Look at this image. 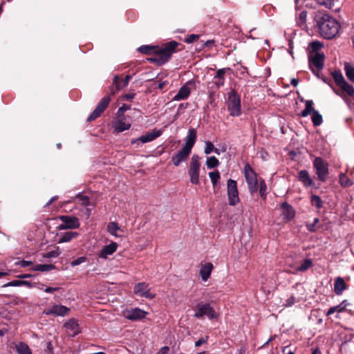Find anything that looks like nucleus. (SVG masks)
Wrapping results in <instances>:
<instances>
[{"instance_id": "nucleus-1", "label": "nucleus", "mask_w": 354, "mask_h": 354, "mask_svg": "<svg viewBox=\"0 0 354 354\" xmlns=\"http://www.w3.org/2000/svg\"><path fill=\"white\" fill-rule=\"evenodd\" d=\"M317 24L319 34L326 39H332L339 30V24L334 18L326 14L317 15Z\"/></svg>"}, {"instance_id": "nucleus-2", "label": "nucleus", "mask_w": 354, "mask_h": 354, "mask_svg": "<svg viewBox=\"0 0 354 354\" xmlns=\"http://www.w3.org/2000/svg\"><path fill=\"white\" fill-rule=\"evenodd\" d=\"M243 174L248 185L249 192L251 195H253L258 190L259 178H258L257 173L248 164L245 165L243 169Z\"/></svg>"}, {"instance_id": "nucleus-3", "label": "nucleus", "mask_w": 354, "mask_h": 354, "mask_svg": "<svg viewBox=\"0 0 354 354\" xmlns=\"http://www.w3.org/2000/svg\"><path fill=\"white\" fill-rule=\"evenodd\" d=\"M207 316L209 319L217 318L218 315L214 308L208 303H199L196 306L194 317L198 319Z\"/></svg>"}, {"instance_id": "nucleus-4", "label": "nucleus", "mask_w": 354, "mask_h": 354, "mask_svg": "<svg viewBox=\"0 0 354 354\" xmlns=\"http://www.w3.org/2000/svg\"><path fill=\"white\" fill-rule=\"evenodd\" d=\"M227 105L230 115L236 117L241 115V100L234 91H231L228 94Z\"/></svg>"}, {"instance_id": "nucleus-5", "label": "nucleus", "mask_w": 354, "mask_h": 354, "mask_svg": "<svg viewBox=\"0 0 354 354\" xmlns=\"http://www.w3.org/2000/svg\"><path fill=\"white\" fill-rule=\"evenodd\" d=\"M201 163L199 162V157L197 155H193L190 162L189 169L188 171L190 177V182L193 185H198L199 183V174H200Z\"/></svg>"}, {"instance_id": "nucleus-6", "label": "nucleus", "mask_w": 354, "mask_h": 354, "mask_svg": "<svg viewBox=\"0 0 354 354\" xmlns=\"http://www.w3.org/2000/svg\"><path fill=\"white\" fill-rule=\"evenodd\" d=\"M227 192L229 205L231 206L236 205L240 202V199L236 180L232 179L227 180Z\"/></svg>"}, {"instance_id": "nucleus-7", "label": "nucleus", "mask_w": 354, "mask_h": 354, "mask_svg": "<svg viewBox=\"0 0 354 354\" xmlns=\"http://www.w3.org/2000/svg\"><path fill=\"white\" fill-rule=\"evenodd\" d=\"M196 82L194 80H190L185 82L179 89L178 92L173 97L174 101H180L187 100L192 90L196 88Z\"/></svg>"}, {"instance_id": "nucleus-8", "label": "nucleus", "mask_w": 354, "mask_h": 354, "mask_svg": "<svg viewBox=\"0 0 354 354\" xmlns=\"http://www.w3.org/2000/svg\"><path fill=\"white\" fill-rule=\"evenodd\" d=\"M309 66L313 73H318L324 66V55L319 53L309 55Z\"/></svg>"}, {"instance_id": "nucleus-9", "label": "nucleus", "mask_w": 354, "mask_h": 354, "mask_svg": "<svg viewBox=\"0 0 354 354\" xmlns=\"http://www.w3.org/2000/svg\"><path fill=\"white\" fill-rule=\"evenodd\" d=\"M313 166L316 170L318 179L321 181H325L328 174V164L322 158L317 157L313 161Z\"/></svg>"}, {"instance_id": "nucleus-10", "label": "nucleus", "mask_w": 354, "mask_h": 354, "mask_svg": "<svg viewBox=\"0 0 354 354\" xmlns=\"http://www.w3.org/2000/svg\"><path fill=\"white\" fill-rule=\"evenodd\" d=\"M178 44L176 41H171L165 44L158 50L161 63H165L169 60Z\"/></svg>"}, {"instance_id": "nucleus-11", "label": "nucleus", "mask_w": 354, "mask_h": 354, "mask_svg": "<svg viewBox=\"0 0 354 354\" xmlns=\"http://www.w3.org/2000/svg\"><path fill=\"white\" fill-rule=\"evenodd\" d=\"M70 308L65 306L61 304H54L44 310V314L46 315H53L55 317H64L68 314Z\"/></svg>"}, {"instance_id": "nucleus-12", "label": "nucleus", "mask_w": 354, "mask_h": 354, "mask_svg": "<svg viewBox=\"0 0 354 354\" xmlns=\"http://www.w3.org/2000/svg\"><path fill=\"white\" fill-rule=\"evenodd\" d=\"M111 101L110 96L107 95L104 97L97 107L95 109V110L92 112V113L88 117L87 120L88 121H92L98 118L102 112L105 110V109L107 107L108 104H109Z\"/></svg>"}, {"instance_id": "nucleus-13", "label": "nucleus", "mask_w": 354, "mask_h": 354, "mask_svg": "<svg viewBox=\"0 0 354 354\" xmlns=\"http://www.w3.org/2000/svg\"><path fill=\"white\" fill-rule=\"evenodd\" d=\"M60 221L63 224L60 225V230L65 229H77L80 227V222L77 217L71 216H59Z\"/></svg>"}, {"instance_id": "nucleus-14", "label": "nucleus", "mask_w": 354, "mask_h": 354, "mask_svg": "<svg viewBox=\"0 0 354 354\" xmlns=\"http://www.w3.org/2000/svg\"><path fill=\"white\" fill-rule=\"evenodd\" d=\"M147 315V312L141 310L138 308L128 309L123 312L124 317L132 321L142 319L145 318Z\"/></svg>"}, {"instance_id": "nucleus-15", "label": "nucleus", "mask_w": 354, "mask_h": 354, "mask_svg": "<svg viewBox=\"0 0 354 354\" xmlns=\"http://www.w3.org/2000/svg\"><path fill=\"white\" fill-rule=\"evenodd\" d=\"M134 293L138 296L148 299H153L155 297V294L150 292L149 284L145 282L138 283L135 286Z\"/></svg>"}, {"instance_id": "nucleus-16", "label": "nucleus", "mask_w": 354, "mask_h": 354, "mask_svg": "<svg viewBox=\"0 0 354 354\" xmlns=\"http://www.w3.org/2000/svg\"><path fill=\"white\" fill-rule=\"evenodd\" d=\"M191 151L182 147L180 150L174 153L171 158V162L174 166L178 167L182 162H185L191 153Z\"/></svg>"}, {"instance_id": "nucleus-17", "label": "nucleus", "mask_w": 354, "mask_h": 354, "mask_svg": "<svg viewBox=\"0 0 354 354\" xmlns=\"http://www.w3.org/2000/svg\"><path fill=\"white\" fill-rule=\"evenodd\" d=\"M118 245L115 242H111L109 244L104 245L98 252L97 256L102 259H107L108 257L116 252Z\"/></svg>"}, {"instance_id": "nucleus-18", "label": "nucleus", "mask_w": 354, "mask_h": 354, "mask_svg": "<svg viewBox=\"0 0 354 354\" xmlns=\"http://www.w3.org/2000/svg\"><path fill=\"white\" fill-rule=\"evenodd\" d=\"M350 306V304L348 302L347 300L342 301L339 304L333 306L328 309L327 313H326V316H330L332 314L337 313L336 318H339V314L341 313H343L344 311H349L351 312V309H348V307Z\"/></svg>"}, {"instance_id": "nucleus-19", "label": "nucleus", "mask_w": 354, "mask_h": 354, "mask_svg": "<svg viewBox=\"0 0 354 354\" xmlns=\"http://www.w3.org/2000/svg\"><path fill=\"white\" fill-rule=\"evenodd\" d=\"M131 78H132V76L128 75L125 77L124 80H120L118 75H115L114 78H113V84H114L115 88H111V94H115L116 92H118L120 89L126 87L128 85V84Z\"/></svg>"}, {"instance_id": "nucleus-20", "label": "nucleus", "mask_w": 354, "mask_h": 354, "mask_svg": "<svg viewBox=\"0 0 354 354\" xmlns=\"http://www.w3.org/2000/svg\"><path fill=\"white\" fill-rule=\"evenodd\" d=\"M281 214L284 220L290 221L295 217V210L293 207L287 203H283L281 205Z\"/></svg>"}, {"instance_id": "nucleus-21", "label": "nucleus", "mask_w": 354, "mask_h": 354, "mask_svg": "<svg viewBox=\"0 0 354 354\" xmlns=\"http://www.w3.org/2000/svg\"><path fill=\"white\" fill-rule=\"evenodd\" d=\"M196 131L194 129H189L185 138V143L183 147L192 151V149L196 142Z\"/></svg>"}, {"instance_id": "nucleus-22", "label": "nucleus", "mask_w": 354, "mask_h": 354, "mask_svg": "<svg viewBox=\"0 0 354 354\" xmlns=\"http://www.w3.org/2000/svg\"><path fill=\"white\" fill-rule=\"evenodd\" d=\"M213 265L212 263H206L201 266L200 269V275L203 281H207L211 275Z\"/></svg>"}, {"instance_id": "nucleus-23", "label": "nucleus", "mask_w": 354, "mask_h": 354, "mask_svg": "<svg viewBox=\"0 0 354 354\" xmlns=\"http://www.w3.org/2000/svg\"><path fill=\"white\" fill-rule=\"evenodd\" d=\"M298 179L304 186L308 187L313 185V180L306 170H301L298 174Z\"/></svg>"}, {"instance_id": "nucleus-24", "label": "nucleus", "mask_w": 354, "mask_h": 354, "mask_svg": "<svg viewBox=\"0 0 354 354\" xmlns=\"http://www.w3.org/2000/svg\"><path fill=\"white\" fill-rule=\"evenodd\" d=\"M64 327L66 328V330L71 331L70 335L73 337L80 333L78 324L75 319H69L67 322L65 323Z\"/></svg>"}, {"instance_id": "nucleus-25", "label": "nucleus", "mask_w": 354, "mask_h": 354, "mask_svg": "<svg viewBox=\"0 0 354 354\" xmlns=\"http://www.w3.org/2000/svg\"><path fill=\"white\" fill-rule=\"evenodd\" d=\"M130 127H131V124L129 122H124L122 119H119V120H116L113 124L114 131L118 133L122 132L125 130H128L130 129Z\"/></svg>"}, {"instance_id": "nucleus-26", "label": "nucleus", "mask_w": 354, "mask_h": 354, "mask_svg": "<svg viewBox=\"0 0 354 354\" xmlns=\"http://www.w3.org/2000/svg\"><path fill=\"white\" fill-rule=\"evenodd\" d=\"M345 289L346 284L344 280L340 277L336 278L334 283V292L336 293V295H342Z\"/></svg>"}, {"instance_id": "nucleus-27", "label": "nucleus", "mask_w": 354, "mask_h": 354, "mask_svg": "<svg viewBox=\"0 0 354 354\" xmlns=\"http://www.w3.org/2000/svg\"><path fill=\"white\" fill-rule=\"evenodd\" d=\"M17 354H32L28 345L24 342H19L15 345Z\"/></svg>"}, {"instance_id": "nucleus-28", "label": "nucleus", "mask_w": 354, "mask_h": 354, "mask_svg": "<svg viewBox=\"0 0 354 354\" xmlns=\"http://www.w3.org/2000/svg\"><path fill=\"white\" fill-rule=\"evenodd\" d=\"M301 101L305 102L306 107L301 111V116L307 117L309 114H313L314 111H316L313 108V102L312 100H304L302 99Z\"/></svg>"}, {"instance_id": "nucleus-29", "label": "nucleus", "mask_w": 354, "mask_h": 354, "mask_svg": "<svg viewBox=\"0 0 354 354\" xmlns=\"http://www.w3.org/2000/svg\"><path fill=\"white\" fill-rule=\"evenodd\" d=\"M107 231L115 237L121 236L118 232L122 231L121 228L115 222H110L107 225Z\"/></svg>"}, {"instance_id": "nucleus-30", "label": "nucleus", "mask_w": 354, "mask_h": 354, "mask_svg": "<svg viewBox=\"0 0 354 354\" xmlns=\"http://www.w3.org/2000/svg\"><path fill=\"white\" fill-rule=\"evenodd\" d=\"M77 235H78V233L76 232L69 231V232H64L63 234L61 235L59 242V243L68 242L71 240H72L73 239L77 237Z\"/></svg>"}, {"instance_id": "nucleus-31", "label": "nucleus", "mask_w": 354, "mask_h": 354, "mask_svg": "<svg viewBox=\"0 0 354 354\" xmlns=\"http://www.w3.org/2000/svg\"><path fill=\"white\" fill-rule=\"evenodd\" d=\"M258 189H259V194L263 200L266 199L267 196V185L264 180L259 178V183H258Z\"/></svg>"}, {"instance_id": "nucleus-32", "label": "nucleus", "mask_w": 354, "mask_h": 354, "mask_svg": "<svg viewBox=\"0 0 354 354\" xmlns=\"http://www.w3.org/2000/svg\"><path fill=\"white\" fill-rule=\"evenodd\" d=\"M55 268V266L52 264H37L32 268L34 271L48 272Z\"/></svg>"}, {"instance_id": "nucleus-33", "label": "nucleus", "mask_w": 354, "mask_h": 354, "mask_svg": "<svg viewBox=\"0 0 354 354\" xmlns=\"http://www.w3.org/2000/svg\"><path fill=\"white\" fill-rule=\"evenodd\" d=\"M344 71L347 78L354 82V66L348 63H345Z\"/></svg>"}, {"instance_id": "nucleus-34", "label": "nucleus", "mask_w": 354, "mask_h": 354, "mask_svg": "<svg viewBox=\"0 0 354 354\" xmlns=\"http://www.w3.org/2000/svg\"><path fill=\"white\" fill-rule=\"evenodd\" d=\"M162 131L161 130H153L151 132H147L145 134L147 141L149 142L154 140L157 138L160 137L162 135Z\"/></svg>"}, {"instance_id": "nucleus-35", "label": "nucleus", "mask_w": 354, "mask_h": 354, "mask_svg": "<svg viewBox=\"0 0 354 354\" xmlns=\"http://www.w3.org/2000/svg\"><path fill=\"white\" fill-rule=\"evenodd\" d=\"M209 177L211 180V183L213 187H215L221 178L219 171L218 170H215L214 171L209 172Z\"/></svg>"}, {"instance_id": "nucleus-36", "label": "nucleus", "mask_w": 354, "mask_h": 354, "mask_svg": "<svg viewBox=\"0 0 354 354\" xmlns=\"http://www.w3.org/2000/svg\"><path fill=\"white\" fill-rule=\"evenodd\" d=\"M219 161L215 156H210L207 158L206 165L208 169H213L218 166Z\"/></svg>"}, {"instance_id": "nucleus-37", "label": "nucleus", "mask_w": 354, "mask_h": 354, "mask_svg": "<svg viewBox=\"0 0 354 354\" xmlns=\"http://www.w3.org/2000/svg\"><path fill=\"white\" fill-rule=\"evenodd\" d=\"M313 266V262L311 259H305L301 265L297 268V271L299 272H304L309 269Z\"/></svg>"}, {"instance_id": "nucleus-38", "label": "nucleus", "mask_w": 354, "mask_h": 354, "mask_svg": "<svg viewBox=\"0 0 354 354\" xmlns=\"http://www.w3.org/2000/svg\"><path fill=\"white\" fill-rule=\"evenodd\" d=\"M312 122H313V124L316 127L319 126L322 123V122H323L322 116L321 114H319V113L317 111H314L313 113Z\"/></svg>"}, {"instance_id": "nucleus-39", "label": "nucleus", "mask_w": 354, "mask_h": 354, "mask_svg": "<svg viewBox=\"0 0 354 354\" xmlns=\"http://www.w3.org/2000/svg\"><path fill=\"white\" fill-rule=\"evenodd\" d=\"M339 183L343 187H349L353 185L352 180H351L346 174L342 173L339 174Z\"/></svg>"}, {"instance_id": "nucleus-40", "label": "nucleus", "mask_w": 354, "mask_h": 354, "mask_svg": "<svg viewBox=\"0 0 354 354\" xmlns=\"http://www.w3.org/2000/svg\"><path fill=\"white\" fill-rule=\"evenodd\" d=\"M149 142L145 135L140 136L138 138L132 139L131 141V145H135L136 147H139L142 144Z\"/></svg>"}, {"instance_id": "nucleus-41", "label": "nucleus", "mask_w": 354, "mask_h": 354, "mask_svg": "<svg viewBox=\"0 0 354 354\" xmlns=\"http://www.w3.org/2000/svg\"><path fill=\"white\" fill-rule=\"evenodd\" d=\"M348 95L354 96V88L352 85L349 84L347 82L344 83L342 86H339Z\"/></svg>"}, {"instance_id": "nucleus-42", "label": "nucleus", "mask_w": 354, "mask_h": 354, "mask_svg": "<svg viewBox=\"0 0 354 354\" xmlns=\"http://www.w3.org/2000/svg\"><path fill=\"white\" fill-rule=\"evenodd\" d=\"M311 204L317 209H321L323 206V201L321 198L317 195H313L311 196Z\"/></svg>"}, {"instance_id": "nucleus-43", "label": "nucleus", "mask_w": 354, "mask_h": 354, "mask_svg": "<svg viewBox=\"0 0 354 354\" xmlns=\"http://www.w3.org/2000/svg\"><path fill=\"white\" fill-rule=\"evenodd\" d=\"M318 4L328 9H333L335 6V0H316Z\"/></svg>"}, {"instance_id": "nucleus-44", "label": "nucleus", "mask_w": 354, "mask_h": 354, "mask_svg": "<svg viewBox=\"0 0 354 354\" xmlns=\"http://www.w3.org/2000/svg\"><path fill=\"white\" fill-rule=\"evenodd\" d=\"M333 77L339 86H342V84L346 82L340 73H333Z\"/></svg>"}, {"instance_id": "nucleus-45", "label": "nucleus", "mask_w": 354, "mask_h": 354, "mask_svg": "<svg viewBox=\"0 0 354 354\" xmlns=\"http://www.w3.org/2000/svg\"><path fill=\"white\" fill-rule=\"evenodd\" d=\"M75 200H77L79 203L82 205H88L89 204V198L84 195L77 194L75 198Z\"/></svg>"}, {"instance_id": "nucleus-46", "label": "nucleus", "mask_w": 354, "mask_h": 354, "mask_svg": "<svg viewBox=\"0 0 354 354\" xmlns=\"http://www.w3.org/2000/svg\"><path fill=\"white\" fill-rule=\"evenodd\" d=\"M323 46L322 44L318 41H313L310 44V47L313 53H317L319 50Z\"/></svg>"}, {"instance_id": "nucleus-47", "label": "nucleus", "mask_w": 354, "mask_h": 354, "mask_svg": "<svg viewBox=\"0 0 354 354\" xmlns=\"http://www.w3.org/2000/svg\"><path fill=\"white\" fill-rule=\"evenodd\" d=\"M205 145L204 153L205 154L208 155L214 151L215 147L210 141H205Z\"/></svg>"}, {"instance_id": "nucleus-48", "label": "nucleus", "mask_w": 354, "mask_h": 354, "mask_svg": "<svg viewBox=\"0 0 354 354\" xmlns=\"http://www.w3.org/2000/svg\"><path fill=\"white\" fill-rule=\"evenodd\" d=\"M153 49H154V47H153V46H150L145 45V46H140V47L138 48V50H139L140 53H144V54H149V53H151L152 51H153Z\"/></svg>"}, {"instance_id": "nucleus-49", "label": "nucleus", "mask_w": 354, "mask_h": 354, "mask_svg": "<svg viewBox=\"0 0 354 354\" xmlns=\"http://www.w3.org/2000/svg\"><path fill=\"white\" fill-rule=\"evenodd\" d=\"M129 109H131L130 105L123 104L118 110V113H117L118 116L119 118L121 117L126 111L129 110Z\"/></svg>"}, {"instance_id": "nucleus-50", "label": "nucleus", "mask_w": 354, "mask_h": 354, "mask_svg": "<svg viewBox=\"0 0 354 354\" xmlns=\"http://www.w3.org/2000/svg\"><path fill=\"white\" fill-rule=\"evenodd\" d=\"M86 257H78L77 259L73 260L72 262H71V266L73 267H75V266H77L78 265H80L81 263H83L84 262L86 261Z\"/></svg>"}, {"instance_id": "nucleus-51", "label": "nucleus", "mask_w": 354, "mask_h": 354, "mask_svg": "<svg viewBox=\"0 0 354 354\" xmlns=\"http://www.w3.org/2000/svg\"><path fill=\"white\" fill-rule=\"evenodd\" d=\"M319 220L318 218H314V221H313V223H311V224H307L306 225V227H307V229L310 231V232H315V226L316 225L319 223Z\"/></svg>"}, {"instance_id": "nucleus-52", "label": "nucleus", "mask_w": 354, "mask_h": 354, "mask_svg": "<svg viewBox=\"0 0 354 354\" xmlns=\"http://www.w3.org/2000/svg\"><path fill=\"white\" fill-rule=\"evenodd\" d=\"M22 286L21 281L20 280H14L10 281L3 286V288L10 287V286Z\"/></svg>"}, {"instance_id": "nucleus-53", "label": "nucleus", "mask_w": 354, "mask_h": 354, "mask_svg": "<svg viewBox=\"0 0 354 354\" xmlns=\"http://www.w3.org/2000/svg\"><path fill=\"white\" fill-rule=\"evenodd\" d=\"M226 68H221L216 71V74L215 75L214 79L220 78L222 80H225L224 75L225 74Z\"/></svg>"}, {"instance_id": "nucleus-54", "label": "nucleus", "mask_w": 354, "mask_h": 354, "mask_svg": "<svg viewBox=\"0 0 354 354\" xmlns=\"http://www.w3.org/2000/svg\"><path fill=\"white\" fill-rule=\"evenodd\" d=\"M199 36L198 35H194V34H192V35H190L189 36H188L185 41L187 44H192L193 43L194 41H195L196 40H197L198 39Z\"/></svg>"}, {"instance_id": "nucleus-55", "label": "nucleus", "mask_w": 354, "mask_h": 354, "mask_svg": "<svg viewBox=\"0 0 354 354\" xmlns=\"http://www.w3.org/2000/svg\"><path fill=\"white\" fill-rule=\"evenodd\" d=\"M32 261L23 260V261H20L19 262L15 263V265L19 266L22 268H26V267H28V266L32 265Z\"/></svg>"}, {"instance_id": "nucleus-56", "label": "nucleus", "mask_w": 354, "mask_h": 354, "mask_svg": "<svg viewBox=\"0 0 354 354\" xmlns=\"http://www.w3.org/2000/svg\"><path fill=\"white\" fill-rule=\"evenodd\" d=\"M296 302V299L295 297L293 296H291L290 298H288V299H286V303L284 304V305L286 306H292L293 304H295Z\"/></svg>"}, {"instance_id": "nucleus-57", "label": "nucleus", "mask_w": 354, "mask_h": 354, "mask_svg": "<svg viewBox=\"0 0 354 354\" xmlns=\"http://www.w3.org/2000/svg\"><path fill=\"white\" fill-rule=\"evenodd\" d=\"M307 13L306 11H302L299 13V20L301 24L305 23L306 20Z\"/></svg>"}, {"instance_id": "nucleus-58", "label": "nucleus", "mask_w": 354, "mask_h": 354, "mask_svg": "<svg viewBox=\"0 0 354 354\" xmlns=\"http://www.w3.org/2000/svg\"><path fill=\"white\" fill-rule=\"evenodd\" d=\"M59 289V287H47L44 289V292L47 293H53L55 291H58Z\"/></svg>"}, {"instance_id": "nucleus-59", "label": "nucleus", "mask_w": 354, "mask_h": 354, "mask_svg": "<svg viewBox=\"0 0 354 354\" xmlns=\"http://www.w3.org/2000/svg\"><path fill=\"white\" fill-rule=\"evenodd\" d=\"M169 351V348L168 346H163L158 350L156 354H167Z\"/></svg>"}, {"instance_id": "nucleus-60", "label": "nucleus", "mask_w": 354, "mask_h": 354, "mask_svg": "<svg viewBox=\"0 0 354 354\" xmlns=\"http://www.w3.org/2000/svg\"><path fill=\"white\" fill-rule=\"evenodd\" d=\"M135 95V93H128L122 95L121 97L122 100H131L134 98Z\"/></svg>"}, {"instance_id": "nucleus-61", "label": "nucleus", "mask_w": 354, "mask_h": 354, "mask_svg": "<svg viewBox=\"0 0 354 354\" xmlns=\"http://www.w3.org/2000/svg\"><path fill=\"white\" fill-rule=\"evenodd\" d=\"M59 255L58 250H52L47 254L48 257H57Z\"/></svg>"}, {"instance_id": "nucleus-62", "label": "nucleus", "mask_w": 354, "mask_h": 354, "mask_svg": "<svg viewBox=\"0 0 354 354\" xmlns=\"http://www.w3.org/2000/svg\"><path fill=\"white\" fill-rule=\"evenodd\" d=\"M214 80H215L214 83L217 86V87H220V86H223L225 80H222V79H220V78H216V79H214Z\"/></svg>"}, {"instance_id": "nucleus-63", "label": "nucleus", "mask_w": 354, "mask_h": 354, "mask_svg": "<svg viewBox=\"0 0 354 354\" xmlns=\"http://www.w3.org/2000/svg\"><path fill=\"white\" fill-rule=\"evenodd\" d=\"M206 342V339H203V338H200L198 340H197L196 342H195V346L196 347H198L200 346L201 344H204Z\"/></svg>"}, {"instance_id": "nucleus-64", "label": "nucleus", "mask_w": 354, "mask_h": 354, "mask_svg": "<svg viewBox=\"0 0 354 354\" xmlns=\"http://www.w3.org/2000/svg\"><path fill=\"white\" fill-rule=\"evenodd\" d=\"M283 354H295L293 351H290V350H288L287 351V348H285L283 350Z\"/></svg>"}]
</instances>
